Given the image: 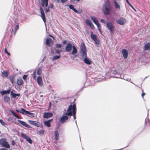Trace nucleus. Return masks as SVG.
<instances>
[{
	"label": "nucleus",
	"instance_id": "obj_1",
	"mask_svg": "<svg viewBox=\"0 0 150 150\" xmlns=\"http://www.w3.org/2000/svg\"><path fill=\"white\" fill-rule=\"evenodd\" d=\"M102 10L105 15H109L112 11V6L109 0H107L103 4Z\"/></svg>",
	"mask_w": 150,
	"mask_h": 150
},
{
	"label": "nucleus",
	"instance_id": "obj_2",
	"mask_svg": "<svg viewBox=\"0 0 150 150\" xmlns=\"http://www.w3.org/2000/svg\"><path fill=\"white\" fill-rule=\"evenodd\" d=\"M76 112V105L75 104L72 105L71 104L69 107L67 112L65 113V115L68 116H71L73 115L74 119H76L75 114Z\"/></svg>",
	"mask_w": 150,
	"mask_h": 150
},
{
	"label": "nucleus",
	"instance_id": "obj_3",
	"mask_svg": "<svg viewBox=\"0 0 150 150\" xmlns=\"http://www.w3.org/2000/svg\"><path fill=\"white\" fill-rule=\"evenodd\" d=\"M79 53L82 58H84L85 57L87 56L86 49L83 42L81 44Z\"/></svg>",
	"mask_w": 150,
	"mask_h": 150
},
{
	"label": "nucleus",
	"instance_id": "obj_4",
	"mask_svg": "<svg viewBox=\"0 0 150 150\" xmlns=\"http://www.w3.org/2000/svg\"><path fill=\"white\" fill-rule=\"evenodd\" d=\"M0 145L2 146L9 148L10 147L9 144L7 142L6 139L2 138L0 139Z\"/></svg>",
	"mask_w": 150,
	"mask_h": 150
},
{
	"label": "nucleus",
	"instance_id": "obj_5",
	"mask_svg": "<svg viewBox=\"0 0 150 150\" xmlns=\"http://www.w3.org/2000/svg\"><path fill=\"white\" fill-rule=\"evenodd\" d=\"M67 115H65V113L60 118L59 121L61 123L63 124L68 119L69 117Z\"/></svg>",
	"mask_w": 150,
	"mask_h": 150
},
{
	"label": "nucleus",
	"instance_id": "obj_6",
	"mask_svg": "<svg viewBox=\"0 0 150 150\" xmlns=\"http://www.w3.org/2000/svg\"><path fill=\"white\" fill-rule=\"evenodd\" d=\"M106 26L112 32H113L115 28V26L110 22H108L106 23Z\"/></svg>",
	"mask_w": 150,
	"mask_h": 150
},
{
	"label": "nucleus",
	"instance_id": "obj_7",
	"mask_svg": "<svg viewBox=\"0 0 150 150\" xmlns=\"http://www.w3.org/2000/svg\"><path fill=\"white\" fill-rule=\"evenodd\" d=\"M116 22L120 25H123L126 23V20L124 18L121 17L117 20Z\"/></svg>",
	"mask_w": 150,
	"mask_h": 150
},
{
	"label": "nucleus",
	"instance_id": "obj_8",
	"mask_svg": "<svg viewBox=\"0 0 150 150\" xmlns=\"http://www.w3.org/2000/svg\"><path fill=\"white\" fill-rule=\"evenodd\" d=\"M21 137L25 139L30 144L32 143V141L29 137L23 133H21Z\"/></svg>",
	"mask_w": 150,
	"mask_h": 150
},
{
	"label": "nucleus",
	"instance_id": "obj_9",
	"mask_svg": "<svg viewBox=\"0 0 150 150\" xmlns=\"http://www.w3.org/2000/svg\"><path fill=\"white\" fill-rule=\"evenodd\" d=\"M84 58L83 60L84 62L88 65H90L92 63V61L90 59L87 57H85Z\"/></svg>",
	"mask_w": 150,
	"mask_h": 150
},
{
	"label": "nucleus",
	"instance_id": "obj_10",
	"mask_svg": "<svg viewBox=\"0 0 150 150\" xmlns=\"http://www.w3.org/2000/svg\"><path fill=\"white\" fill-rule=\"evenodd\" d=\"M40 11L41 14V17L43 19V21L45 22L46 21L45 15L43 8L40 7Z\"/></svg>",
	"mask_w": 150,
	"mask_h": 150
},
{
	"label": "nucleus",
	"instance_id": "obj_11",
	"mask_svg": "<svg viewBox=\"0 0 150 150\" xmlns=\"http://www.w3.org/2000/svg\"><path fill=\"white\" fill-rule=\"evenodd\" d=\"M37 81L38 84L40 86H43L42 78L41 76H38L37 77Z\"/></svg>",
	"mask_w": 150,
	"mask_h": 150
},
{
	"label": "nucleus",
	"instance_id": "obj_12",
	"mask_svg": "<svg viewBox=\"0 0 150 150\" xmlns=\"http://www.w3.org/2000/svg\"><path fill=\"white\" fill-rule=\"evenodd\" d=\"M73 46H72L71 43H68L67 44L66 47V50L67 52H70L73 48Z\"/></svg>",
	"mask_w": 150,
	"mask_h": 150
},
{
	"label": "nucleus",
	"instance_id": "obj_13",
	"mask_svg": "<svg viewBox=\"0 0 150 150\" xmlns=\"http://www.w3.org/2000/svg\"><path fill=\"white\" fill-rule=\"evenodd\" d=\"M122 53L125 59L127 58L128 55V52L127 50L125 49H123L122 51Z\"/></svg>",
	"mask_w": 150,
	"mask_h": 150
},
{
	"label": "nucleus",
	"instance_id": "obj_14",
	"mask_svg": "<svg viewBox=\"0 0 150 150\" xmlns=\"http://www.w3.org/2000/svg\"><path fill=\"white\" fill-rule=\"evenodd\" d=\"M53 116V114L51 112H45L44 114L43 117L44 118H48L51 117Z\"/></svg>",
	"mask_w": 150,
	"mask_h": 150
},
{
	"label": "nucleus",
	"instance_id": "obj_15",
	"mask_svg": "<svg viewBox=\"0 0 150 150\" xmlns=\"http://www.w3.org/2000/svg\"><path fill=\"white\" fill-rule=\"evenodd\" d=\"M46 43L47 45L50 46L53 44V41L51 39L48 38L46 39Z\"/></svg>",
	"mask_w": 150,
	"mask_h": 150
},
{
	"label": "nucleus",
	"instance_id": "obj_16",
	"mask_svg": "<svg viewBox=\"0 0 150 150\" xmlns=\"http://www.w3.org/2000/svg\"><path fill=\"white\" fill-rule=\"evenodd\" d=\"M17 121L19 122L21 124L27 128H30V126L29 125H28L25 122L22 121V120H18Z\"/></svg>",
	"mask_w": 150,
	"mask_h": 150
},
{
	"label": "nucleus",
	"instance_id": "obj_17",
	"mask_svg": "<svg viewBox=\"0 0 150 150\" xmlns=\"http://www.w3.org/2000/svg\"><path fill=\"white\" fill-rule=\"evenodd\" d=\"M41 5L42 7H44L45 5L46 7L47 6L48 0H41Z\"/></svg>",
	"mask_w": 150,
	"mask_h": 150
},
{
	"label": "nucleus",
	"instance_id": "obj_18",
	"mask_svg": "<svg viewBox=\"0 0 150 150\" xmlns=\"http://www.w3.org/2000/svg\"><path fill=\"white\" fill-rule=\"evenodd\" d=\"M53 120L52 119H50L47 121L44 122V124L45 125L47 126L48 127H49L51 126L50 122Z\"/></svg>",
	"mask_w": 150,
	"mask_h": 150
},
{
	"label": "nucleus",
	"instance_id": "obj_19",
	"mask_svg": "<svg viewBox=\"0 0 150 150\" xmlns=\"http://www.w3.org/2000/svg\"><path fill=\"white\" fill-rule=\"evenodd\" d=\"M2 76L3 78H6L8 76V72L7 71H4L1 72Z\"/></svg>",
	"mask_w": 150,
	"mask_h": 150
},
{
	"label": "nucleus",
	"instance_id": "obj_20",
	"mask_svg": "<svg viewBox=\"0 0 150 150\" xmlns=\"http://www.w3.org/2000/svg\"><path fill=\"white\" fill-rule=\"evenodd\" d=\"M144 49L145 50H150V42L145 44L144 47Z\"/></svg>",
	"mask_w": 150,
	"mask_h": 150
},
{
	"label": "nucleus",
	"instance_id": "obj_21",
	"mask_svg": "<svg viewBox=\"0 0 150 150\" xmlns=\"http://www.w3.org/2000/svg\"><path fill=\"white\" fill-rule=\"evenodd\" d=\"M114 3L115 4V9H118L120 10V5L117 3L116 0H114Z\"/></svg>",
	"mask_w": 150,
	"mask_h": 150
},
{
	"label": "nucleus",
	"instance_id": "obj_22",
	"mask_svg": "<svg viewBox=\"0 0 150 150\" xmlns=\"http://www.w3.org/2000/svg\"><path fill=\"white\" fill-rule=\"evenodd\" d=\"M20 96V94L19 93H17L16 94L15 93H14L13 91H11V97L12 98H15L17 96L19 97Z\"/></svg>",
	"mask_w": 150,
	"mask_h": 150
},
{
	"label": "nucleus",
	"instance_id": "obj_23",
	"mask_svg": "<svg viewBox=\"0 0 150 150\" xmlns=\"http://www.w3.org/2000/svg\"><path fill=\"white\" fill-rule=\"evenodd\" d=\"M11 92V90L9 89L6 91H1L0 92L1 93L2 95H4L5 94H8Z\"/></svg>",
	"mask_w": 150,
	"mask_h": 150
},
{
	"label": "nucleus",
	"instance_id": "obj_24",
	"mask_svg": "<svg viewBox=\"0 0 150 150\" xmlns=\"http://www.w3.org/2000/svg\"><path fill=\"white\" fill-rule=\"evenodd\" d=\"M91 39L94 41L98 39L96 35L93 34V33L92 32L91 33Z\"/></svg>",
	"mask_w": 150,
	"mask_h": 150
},
{
	"label": "nucleus",
	"instance_id": "obj_25",
	"mask_svg": "<svg viewBox=\"0 0 150 150\" xmlns=\"http://www.w3.org/2000/svg\"><path fill=\"white\" fill-rule=\"evenodd\" d=\"M20 113L23 115H28V113H29V111L21 108V110H20Z\"/></svg>",
	"mask_w": 150,
	"mask_h": 150
},
{
	"label": "nucleus",
	"instance_id": "obj_26",
	"mask_svg": "<svg viewBox=\"0 0 150 150\" xmlns=\"http://www.w3.org/2000/svg\"><path fill=\"white\" fill-rule=\"evenodd\" d=\"M54 139L56 140H58L59 138V134L57 131L56 130L54 132Z\"/></svg>",
	"mask_w": 150,
	"mask_h": 150
},
{
	"label": "nucleus",
	"instance_id": "obj_27",
	"mask_svg": "<svg viewBox=\"0 0 150 150\" xmlns=\"http://www.w3.org/2000/svg\"><path fill=\"white\" fill-rule=\"evenodd\" d=\"M29 123L31 125H35L36 126H39L38 125V122L35 121H31L30 120H29L28 121Z\"/></svg>",
	"mask_w": 150,
	"mask_h": 150
},
{
	"label": "nucleus",
	"instance_id": "obj_28",
	"mask_svg": "<svg viewBox=\"0 0 150 150\" xmlns=\"http://www.w3.org/2000/svg\"><path fill=\"white\" fill-rule=\"evenodd\" d=\"M69 7L70 9L72 10L75 13H81L80 12H78V11L74 8V6L72 5H70L69 6Z\"/></svg>",
	"mask_w": 150,
	"mask_h": 150
},
{
	"label": "nucleus",
	"instance_id": "obj_29",
	"mask_svg": "<svg viewBox=\"0 0 150 150\" xmlns=\"http://www.w3.org/2000/svg\"><path fill=\"white\" fill-rule=\"evenodd\" d=\"M77 52V50L76 48L74 46H73V50L71 52V54L74 55L76 54Z\"/></svg>",
	"mask_w": 150,
	"mask_h": 150
},
{
	"label": "nucleus",
	"instance_id": "obj_30",
	"mask_svg": "<svg viewBox=\"0 0 150 150\" xmlns=\"http://www.w3.org/2000/svg\"><path fill=\"white\" fill-rule=\"evenodd\" d=\"M91 19L92 20V21H93V22L96 25L97 24H98V22L97 20V19L96 18L94 17H93V16H91Z\"/></svg>",
	"mask_w": 150,
	"mask_h": 150
},
{
	"label": "nucleus",
	"instance_id": "obj_31",
	"mask_svg": "<svg viewBox=\"0 0 150 150\" xmlns=\"http://www.w3.org/2000/svg\"><path fill=\"white\" fill-rule=\"evenodd\" d=\"M23 81L22 79H19L17 80V83L18 85L21 86L23 84Z\"/></svg>",
	"mask_w": 150,
	"mask_h": 150
},
{
	"label": "nucleus",
	"instance_id": "obj_32",
	"mask_svg": "<svg viewBox=\"0 0 150 150\" xmlns=\"http://www.w3.org/2000/svg\"><path fill=\"white\" fill-rule=\"evenodd\" d=\"M10 112L15 117L18 119H20L21 118L18 115L15 114L12 110H10Z\"/></svg>",
	"mask_w": 150,
	"mask_h": 150
},
{
	"label": "nucleus",
	"instance_id": "obj_33",
	"mask_svg": "<svg viewBox=\"0 0 150 150\" xmlns=\"http://www.w3.org/2000/svg\"><path fill=\"white\" fill-rule=\"evenodd\" d=\"M94 41L98 47H99L100 46V45L99 44V40L98 39Z\"/></svg>",
	"mask_w": 150,
	"mask_h": 150
},
{
	"label": "nucleus",
	"instance_id": "obj_34",
	"mask_svg": "<svg viewBox=\"0 0 150 150\" xmlns=\"http://www.w3.org/2000/svg\"><path fill=\"white\" fill-rule=\"evenodd\" d=\"M4 99L5 102H6L10 100V98L9 97L6 96L4 97Z\"/></svg>",
	"mask_w": 150,
	"mask_h": 150
},
{
	"label": "nucleus",
	"instance_id": "obj_35",
	"mask_svg": "<svg viewBox=\"0 0 150 150\" xmlns=\"http://www.w3.org/2000/svg\"><path fill=\"white\" fill-rule=\"evenodd\" d=\"M60 57V55H56L54 56L52 59V61H54L55 60L59 59Z\"/></svg>",
	"mask_w": 150,
	"mask_h": 150
},
{
	"label": "nucleus",
	"instance_id": "obj_36",
	"mask_svg": "<svg viewBox=\"0 0 150 150\" xmlns=\"http://www.w3.org/2000/svg\"><path fill=\"white\" fill-rule=\"evenodd\" d=\"M42 71V68H40L38 69L37 71V73L38 75H41Z\"/></svg>",
	"mask_w": 150,
	"mask_h": 150
},
{
	"label": "nucleus",
	"instance_id": "obj_37",
	"mask_svg": "<svg viewBox=\"0 0 150 150\" xmlns=\"http://www.w3.org/2000/svg\"><path fill=\"white\" fill-rule=\"evenodd\" d=\"M38 133L40 135H42L44 133V131L43 129L40 130L39 132H38Z\"/></svg>",
	"mask_w": 150,
	"mask_h": 150
},
{
	"label": "nucleus",
	"instance_id": "obj_38",
	"mask_svg": "<svg viewBox=\"0 0 150 150\" xmlns=\"http://www.w3.org/2000/svg\"><path fill=\"white\" fill-rule=\"evenodd\" d=\"M14 79V77L13 76H12L10 77V80L11 83L12 84H13Z\"/></svg>",
	"mask_w": 150,
	"mask_h": 150
},
{
	"label": "nucleus",
	"instance_id": "obj_39",
	"mask_svg": "<svg viewBox=\"0 0 150 150\" xmlns=\"http://www.w3.org/2000/svg\"><path fill=\"white\" fill-rule=\"evenodd\" d=\"M116 74H115V76H114V77H115V78H120L121 77V76L120 75V74H117V72H116Z\"/></svg>",
	"mask_w": 150,
	"mask_h": 150
},
{
	"label": "nucleus",
	"instance_id": "obj_40",
	"mask_svg": "<svg viewBox=\"0 0 150 150\" xmlns=\"http://www.w3.org/2000/svg\"><path fill=\"white\" fill-rule=\"evenodd\" d=\"M86 24L88 25H90L92 23L91 21L88 19H86Z\"/></svg>",
	"mask_w": 150,
	"mask_h": 150
},
{
	"label": "nucleus",
	"instance_id": "obj_41",
	"mask_svg": "<svg viewBox=\"0 0 150 150\" xmlns=\"http://www.w3.org/2000/svg\"><path fill=\"white\" fill-rule=\"evenodd\" d=\"M35 74H36V71H34L33 74H32V76L33 77V78L34 80H35L36 79Z\"/></svg>",
	"mask_w": 150,
	"mask_h": 150
},
{
	"label": "nucleus",
	"instance_id": "obj_42",
	"mask_svg": "<svg viewBox=\"0 0 150 150\" xmlns=\"http://www.w3.org/2000/svg\"><path fill=\"white\" fill-rule=\"evenodd\" d=\"M127 3L135 11H136V10L133 7L132 5L130 4V3L129 2V1H126Z\"/></svg>",
	"mask_w": 150,
	"mask_h": 150
},
{
	"label": "nucleus",
	"instance_id": "obj_43",
	"mask_svg": "<svg viewBox=\"0 0 150 150\" xmlns=\"http://www.w3.org/2000/svg\"><path fill=\"white\" fill-rule=\"evenodd\" d=\"M30 115V117H34V114L33 113L30 112H29V113H28V115Z\"/></svg>",
	"mask_w": 150,
	"mask_h": 150
},
{
	"label": "nucleus",
	"instance_id": "obj_44",
	"mask_svg": "<svg viewBox=\"0 0 150 150\" xmlns=\"http://www.w3.org/2000/svg\"><path fill=\"white\" fill-rule=\"evenodd\" d=\"M123 79L127 81H130V79H128L126 78V76H124L123 77Z\"/></svg>",
	"mask_w": 150,
	"mask_h": 150
},
{
	"label": "nucleus",
	"instance_id": "obj_45",
	"mask_svg": "<svg viewBox=\"0 0 150 150\" xmlns=\"http://www.w3.org/2000/svg\"><path fill=\"white\" fill-rule=\"evenodd\" d=\"M0 122L1 124V125L3 126H5L6 125V123L1 119L0 120Z\"/></svg>",
	"mask_w": 150,
	"mask_h": 150
},
{
	"label": "nucleus",
	"instance_id": "obj_46",
	"mask_svg": "<svg viewBox=\"0 0 150 150\" xmlns=\"http://www.w3.org/2000/svg\"><path fill=\"white\" fill-rule=\"evenodd\" d=\"M4 52L8 56H9L10 55V53L7 52V49L5 48L4 50Z\"/></svg>",
	"mask_w": 150,
	"mask_h": 150
},
{
	"label": "nucleus",
	"instance_id": "obj_47",
	"mask_svg": "<svg viewBox=\"0 0 150 150\" xmlns=\"http://www.w3.org/2000/svg\"><path fill=\"white\" fill-rule=\"evenodd\" d=\"M56 47L57 48H60L62 47L61 45L59 44H56Z\"/></svg>",
	"mask_w": 150,
	"mask_h": 150
},
{
	"label": "nucleus",
	"instance_id": "obj_48",
	"mask_svg": "<svg viewBox=\"0 0 150 150\" xmlns=\"http://www.w3.org/2000/svg\"><path fill=\"white\" fill-rule=\"evenodd\" d=\"M53 7H54V5L53 4H52V3L50 4L49 5V6H48V7L50 8H53Z\"/></svg>",
	"mask_w": 150,
	"mask_h": 150
},
{
	"label": "nucleus",
	"instance_id": "obj_49",
	"mask_svg": "<svg viewBox=\"0 0 150 150\" xmlns=\"http://www.w3.org/2000/svg\"><path fill=\"white\" fill-rule=\"evenodd\" d=\"M62 50H56V53L57 54H59L61 52H62Z\"/></svg>",
	"mask_w": 150,
	"mask_h": 150
},
{
	"label": "nucleus",
	"instance_id": "obj_50",
	"mask_svg": "<svg viewBox=\"0 0 150 150\" xmlns=\"http://www.w3.org/2000/svg\"><path fill=\"white\" fill-rule=\"evenodd\" d=\"M19 25H17L16 26L15 28V32H16L17 30L19 29Z\"/></svg>",
	"mask_w": 150,
	"mask_h": 150
},
{
	"label": "nucleus",
	"instance_id": "obj_51",
	"mask_svg": "<svg viewBox=\"0 0 150 150\" xmlns=\"http://www.w3.org/2000/svg\"><path fill=\"white\" fill-rule=\"evenodd\" d=\"M89 26L92 29H93L94 28V27L92 23H91Z\"/></svg>",
	"mask_w": 150,
	"mask_h": 150
},
{
	"label": "nucleus",
	"instance_id": "obj_52",
	"mask_svg": "<svg viewBox=\"0 0 150 150\" xmlns=\"http://www.w3.org/2000/svg\"><path fill=\"white\" fill-rule=\"evenodd\" d=\"M13 120V117H9L7 119V121H12Z\"/></svg>",
	"mask_w": 150,
	"mask_h": 150
},
{
	"label": "nucleus",
	"instance_id": "obj_53",
	"mask_svg": "<svg viewBox=\"0 0 150 150\" xmlns=\"http://www.w3.org/2000/svg\"><path fill=\"white\" fill-rule=\"evenodd\" d=\"M27 75H24L23 76V79L24 80H26V78L27 77Z\"/></svg>",
	"mask_w": 150,
	"mask_h": 150
},
{
	"label": "nucleus",
	"instance_id": "obj_54",
	"mask_svg": "<svg viewBox=\"0 0 150 150\" xmlns=\"http://www.w3.org/2000/svg\"><path fill=\"white\" fill-rule=\"evenodd\" d=\"M49 9L50 8L48 7L47 8H46L45 11V13H46L49 11Z\"/></svg>",
	"mask_w": 150,
	"mask_h": 150
},
{
	"label": "nucleus",
	"instance_id": "obj_55",
	"mask_svg": "<svg viewBox=\"0 0 150 150\" xmlns=\"http://www.w3.org/2000/svg\"><path fill=\"white\" fill-rule=\"evenodd\" d=\"M100 21L103 23H105V20L104 19H102L100 20Z\"/></svg>",
	"mask_w": 150,
	"mask_h": 150
},
{
	"label": "nucleus",
	"instance_id": "obj_56",
	"mask_svg": "<svg viewBox=\"0 0 150 150\" xmlns=\"http://www.w3.org/2000/svg\"><path fill=\"white\" fill-rule=\"evenodd\" d=\"M12 145L14 146L15 144V142L14 141L12 140L11 142Z\"/></svg>",
	"mask_w": 150,
	"mask_h": 150
},
{
	"label": "nucleus",
	"instance_id": "obj_57",
	"mask_svg": "<svg viewBox=\"0 0 150 150\" xmlns=\"http://www.w3.org/2000/svg\"><path fill=\"white\" fill-rule=\"evenodd\" d=\"M149 121V119L148 118H146L145 119V124H146L147 123V122H148Z\"/></svg>",
	"mask_w": 150,
	"mask_h": 150
},
{
	"label": "nucleus",
	"instance_id": "obj_58",
	"mask_svg": "<svg viewBox=\"0 0 150 150\" xmlns=\"http://www.w3.org/2000/svg\"><path fill=\"white\" fill-rule=\"evenodd\" d=\"M98 30L100 32H101V27L100 26L99 27H98Z\"/></svg>",
	"mask_w": 150,
	"mask_h": 150
},
{
	"label": "nucleus",
	"instance_id": "obj_59",
	"mask_svg": "<svg viewBox=\"0 0 150 150\" xmlns=\"http://www.w3.org/2000/svg\"><path fill=\"white\" fill-rule=\"evenodd\" d=\"M61 0V2L62 3H65L67 0Z\"/></svg>",
	"mask_w": 150,
	"mask_h": 150
},
{
	"label": "nucleus",
	"instance_id": "obj_60",
	"mask_svg": "<svg viewBox=\"0 0 150 150\" xmlns=\"http://www.w3.org/2000/svg\"><path fill=\"white\" fill-rule=\"evenodd\" d=\"M0 150H8L7 149L4 148L0 149Z\"/></svg>",
	"mask_w": 150,
	"mask_h": 150
},
{
	"label": "nucleus",
	"instance_id": "obj_61",
	"mask_svg": "<svg viewBox=\"0 0 150 150\" xmlns=\"http://www.w3.org/2000/svg\"><path fill=\"white\" fill-rule=\"evenodd\" d=\"M67 41L65 40H64L62 42H63V43L64 44H66V43H67Z\"/></svg>",
	"mask_w": 150,
	"mask_h": 150
},
{
	"label": "nucleus",
	"instance_id": "obj_62",
	"mask_svg": "<svg viewBox=\"0 0 150 150\" xmlns=\"http://www.w3.org/2000/svg\"><path fill=\"white\" fill-rule=\"evenodd\" d=\"M145 94V93H142V96L143 98H144V96Z\"/></svg>",
	"mask_w": 150,
	"mask_h": 150
},
{
	"label": "nucleus",
	"instance_id": "obj_63",
	"mask_svg": "<svg viewBox=\"0 0 150 150\" xmlns=\"http://www.w3.org/2000/svg\"><path fill=\"white\" fill-rule=\"evenodd\" d=\"M70 58L72 59H74V57L71 56L70 57Z\"/></svg>",
	"mask_w": 150,
	"mask_h": 150
},
{
	"label": "nucleus",
	"instance_id": "obj_64",
	"mask_svg": "<svg viewBox=\"0 0 150 150\" xmlns=\"http://www.w3.org/2000/svg\"><path fill=\"white\" fill-rule=\"evenodd\" d=\"M16 112L18 113L19 112H20V110H18V109H17L16 110Z\"/></svg>",
	"mask_w": 150,
	"mask_h": 150
}]
</instances>
